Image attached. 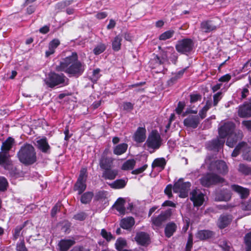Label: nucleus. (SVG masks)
<instances>
[{
  "instance_id": "1",
  "label": "nucleus",
  "mask_w": 251,
  "mask_h": 251,
  "mask_svg": "<svg viewBox=\"0 0 251 251\" xmlns=\"http://www.w3.org/2000/svg\"><path fill=\"white\" fill-rule=\"evenodd\" d=\"M57 72H64L69 76L78 77L81 76L85 70V64L78 59V54L74 51L59 62L55 67Z\"/></svg>"
},
{
  "instance_id": "2",
  "label": "nucleus",
  "mask_w": 251,
  "mask_h": 251,
  "mask_svg": "<svg viewBox=\"0 0 251 251\" xmlns=\"http://www.w3.org/2000/svg\"><path fill=\"white\" fill-rule=\"evenodd\" d=\"M19 161L25 166L33 165L37 162V157L34 147L30 144L25 143L17 153Z\"/></svg>"
},
{
  "instance_id": "3",
  "label": "nucleus",
  "mask_w": 251,
  "mask_h": 251,
  "mask_svg": "<svg viewBox=\"0 0 251 251\" xmlns=\"http://www.w3.org/2000/svg\"><path fill=\"white\" fill-rule=\"evenodd\" d=\"M69 79L63 73L50 72L45 79L46 85L53 89L56 86H65L68 85Z\"/></svg>"
},
{
  "instance_id": "4",
  "label": "nucleus",
  "mask_w": 251,
  "mask_h": 251,
  "mask_svg": "<svg viewBox=\"0 0 251 251\" xmlns=\"http://www.w3.org/2000/svg\"><path fill=\"white\" fill-rule=\"evenodd\" d=\"M199 180L202 186L209 188L212 185L223 183L225 181V179L217 174L207 173L203 175Z\"/></svg>"
},
{
  "instance_id": "5",
  "label": "nucleus",
  "mask_w": 251,
  "mask_h": 251,
  "mask_svg": "<svg viewBox=\"0 0 251 251\" xmlns=\"http://www.w3.org/2000/svg\"><path fill=\"white\" fill-rule=\"evenodd\" d=\"M175 48L178 52L188 56L193 51L194 42L190 38H184L177 42Z\"/></svg>"
},
{
  "instance_id": "6",
  "label": "nucleus",
  "mask_w": 251,
  "mask_h": 251,
  "mask_svg": "<svg viewBox=\"0 0 251 251\" xmlns=\"http://www.w3.org/2000/svg\"><path fill=\"white\" fill-rule=\"evenodd\" d=\"M191 183L190 182H184L183 178H179L175 182L173 185V191L175 193H179V197L181 198H185L188 196L189 191L190 190Z\"/></svg>"
},
{
  "instance_id": "7",
  "label": "nucleus",
  "mask_w": 251,
  "mask_h": 251,
  "mask_svg": "<svg viewBox=\"0 0 251 251\" xmlns=\"http://www.w3.org/2000/svg\"><path fill=\"white\" fill-rule=\"evenodd\" d=\"M87 178V170L86 168L80 170L79 176L74 186V191H77V194L80 195L86 189V180Z\"/></svg>"
},
{
  "instance_id": "8",
  "label": "nucleus",
  "mask_w": 251,
  "mask_h": 251,
  "mask_svg": "<svg viewBox=\"0 0 251 251\" xmlns=\"http://www.w3.org/2000/svg\"><path fill=\"white\" fill-rule=\"evenodd\" d=\"M221 25V20L218 17L214 18L210 20H204L200 24V28L201 31L204 33H209L215 31L219 28Z\"/></svg>"
},
{
  "instance_id": "9",
  "label": "nucleus",
  "mask_w": 251,
  "mask_h": 251,
  "mask_svg": "<svg viewBox=\"0 0 251 251\" xmlns=\"http://www.w3.org/2000/svg\"><path fill=\"white\" fill-rule=\"evenodd\" d=\"M162 139L157 130H152L146 141L148 148L154 150L158 149L161 145Z\"/></svg>"
},
{
  "instance_id": "10",
  "label": "nucleus",
  "mask_w": 251,
  "mask_h": 251,
  "mask_svg": "<svg viewBox=\"0 0 251 251\" xmlns=\"http://www.w3.org/2000/svg\"><path fill=\"white\" fill-rule=\"evenodd\" d=\"M172 209L169 208L165 211H161L159 215L153 216L151 218V224L156 227H161L172 215Z\"/></svg>"
},
{
  "instance_id": "11",
  "label": "nucleus",
  "mask_w": 251,
  "mask_h": 251,
  "mask_svg": "<svg viewBox=\"0 0 251 251\" xmlns=\"http://www.w3.org/2000/svg\"><path fill=\"white\" fill-rule=\"evenodd\" d=\"M235 124L231 122H227L219 128L218 133L221 139H224L228 137L235 130Z\"/></svg>"
},
{
  "instance_id": "12",
  "label": "nucleus",
  "mask_w": 251,
  "mask_h": 251,
  "mask_svg": "<svg viewBox=\"0 0 251 251\" xmlns=\"http://www.w3.org/2000/svg\"><path fill=\"white\" fill-rule=\"evenodd\" d=\"M209 168L210 170L216 171L222 175H225L228 172V167L226 162L223 160H217L211 162Z\"/></svg>"
},
{
  "instance_id": "13",
  "label": "nucleus",
  "mask_w": 251,
  "mask_h": 251,
  "mask_svg": "<svg viewBox=\"0 0 251 251\" xmlns=\"http://www.w3.org/2000/svg\"><path fill=\"white\" fill-rule=\"evenodd\" d=\"M200 122L199 115H189L184 119L183 125L187 128L195 129L198 127Z\"/></svg>"
},
{
  "instance_id": "14",
  "label": "nucleus",
  "mask_w": 251,
  "mask_h": 251,
  "mask_svg": "<svg viewBox=\"0 0 251 251\" xmlns=\"http://www.w3.org/2000/svg\"><path fill=\"white\" fill-rule=\"evenodd\" d=\"M232 219L233 217L231 214H223L219 217L217 225L220 229H224L230 224Z\"/></svg>"
},
{
  "instance_id": "15",
  "label": "nucleus",
  "mask_w": 251,
  "mask_h": 251,
  "mask_svg": "<svg viewBox=\"0 0 251 251\" xmlns=\"http://www.w3.org/2000/svg\"><path fill=\"white\" fill-rule=\"evenodd\" d=\"M231 198V193L227 189H222L215 193V201H228Z\"/></svg>"
},
{
  "instance_id": "16",
  "label": "nucleus",
  "mask_w": 251,
  "mask_h": 251,
  "mask_svg": "<svg viewBox=\"0 0 251 251\" xmlns=\"http://www.w3.org/2000/svg\"><path fill=\"white\" fill-rule=\"evenodd\" d=\"M190 200L193 202L194 206L200 207L202 205L204 201V194L202 193L197 194V190L194 189L191 192Z\"/></svg>"
},
{
  "instance_id": "17",
  "label": "nucleus",
  "mask_w": 251,
  "mask_h": 251,
  "mask_svg": "<svg viewBox=\"0 0 251 251\" xmlns=\"http://www.w3.org/2000/svg\"><path fill=\"white\" fill-rule=\"evenodd\" d=\"M243 136V135L242 131L238 130L236 131L235 130L231 135L227 137L226 145L230 148H233L238 141L242 138Z\"/></svg>"
},
{
  "instance_id": "18",
  "label": "nucleus",
  "mask_w": 251,
  "mask_h": 251,
  "mask_svg": "<svg viewBox=\"0 0 251 251\" xmlns=\"http://www.w3.org/2000/svg\"><path fill=\"white\" fill-rule=\"evenodd\" d=\"M215 235V232L208 229L199 230L196 233L197 239L200 241H205L212 238Z\"/></svg>"
},
{
  "instance_id": "19",
  "label": "nucleus",
  "mask_w": 251,
  "mask_h": 251,
  "mask_svg": "<svg viewBox=\"0 0 251 251\" xmlns=\"http://www.w3.org/2000/svg\"><path fill=\"white\" fill-rule=\"evenodd\" d=\"M238 115L240 118L251 117V102H245L239 107Z\"/></svg>"
},
{
  "instance_id": "20",
  "label": "nucleus",
  "mask_w": 251,
  "mask_h": 251,
  "mask_svg": "<svg viewBox=\"0 0 251 251\" xmlns=\"http://www.w3.org/2000/svg\"><path fill=\"white\" fill-rule=\"evenodd\" d=\"M12 161L10 158L8 153L0 152V166L5 170H10Z\"/></svg>"
},
{
  "instance_id": "21",
  "label": "nucleus",
  "mask_w": 251,
  "mask_h": 251,
  "mask_svg": "<svg viewBox=\"0 0 251 251\" xmlns=\"http://www.w3.org/2000/svg\"><path fill=\"white\" fill-rule=\"evenodd\" d=\"M133 138L134 141L141 143L146 139V129L145 127H138L134 133Z\"/></svg>"
},
{
  "instance_id": "22",
  "label": "nucleus",
  "mask_w": 251,
  "mask_h": 251,
  "mask_svg": "<svg viewBox=\"0 0 251 251\" xmlns=\"http://www.w3.org/2000/svg\"><path fill=\"white\" fill-rule=\"evenodd\" d=\"M113 159L103 153L99 161V165L102 170L111 168L113 164Z\"/></svg>"
},
{
  "instance_id": "23",
  "label": "nucleus",
  "mask_w": 251,
  "mask_h": 251,
  "mask_svg": "<svg viewBox=\"0 0 251 251\" xmlns=\"http://www.w3.org/2000/svg\"><path fill=\"white\" fill-rule=\"evenodd\" d=\"M231 189L238 193L242 199H245L248 197L250 195V190L249 189L244 188L237 184H232L231 185Z\"/></svg>"
},
{
  "instance_id": "24",
  "label": "nucleus",
  "mask_w": 251,
  "mask_h": 251,
  "mask_svg": "<svg viewBox=\"0 0 251 251\" xmlns=\"http://www.w3.org/2000/svg\"><path fill=\"white\" fill-rule=\"evenodd\" d=\"M37 147L43 153H48L50 152V147L48 143L47 138L45 137L37 141Z\"/></svg>"
},
{
  "instance_id": "25",
  "label": "nucleus",
  "mask_w": 251,
  "mask_h": 251,
  "mask_svg": "<svg viewBox=\"0 0 251 251\" xmlns=\"http://www.w3.org/2000/svg\"><path fill=\"white\" fill-rule=\"evenodd\" d=\"M177 225L174 222H170L166 225L164 228V234L167 238L171 237L177 230Z\"/></svg>"
},
{
  "instance_id": "26",
  "label": "nucleus",
  "mask_w": 251,
  "mask_h": 251,
  "mask_svg": "<svg viewBox=\"0 0 251 251\" xmlns=\"http://www.w3.org/2000/svg\"><path fill=\"white\" fill-rule=\"evenodd\" d=\"M135 240L138 245L145 246L150 240L149 234L145 232H140L136 234Z\"/></svg>"
},
{
  "instance_id": "27",
  "label": "nucleus",
  "mask_w": 251,
  "mask_h": 251,
  "mask_svg": "<svg viewBox=\"0 0 251 251\" xmlns=\"http://www.w3.org/2000/svg\"><path fill=\"white\" fill-rule=\"evenodd\" d=\"M75 242L73 239H61L58 243L59 251H68Z\"/></svg>"
},
{
  "instance_id": "28",
  "label": "nucleus",
  "mask_w": 251,
  "mask_h": 251,
  "mask_svg": "<svg viewBox=\"0 0 251 251\" xmlns=\"http://www.w3.org/2000/svg\"><path fill=\"white\" fill-rule=\"evenodd\" d=\"M60 42L59 39L55 38L50 42L49 44V50L45 52V56L49 57L50 55L54 53L55 49L59 46Z\"/></svg>"
},
{
  "instance_id": "29",
  "label": "nucleus",
  "mask_w": 251,
  "mask_h": 251,
  "mask_svg": "<svg viewBox=\"0 0 251 251\" xmlns=\"http://www.w3.org/2000/svg\"><path fill=\"white\" fill-rule=\"evenodd\" d=\"M135 224L134 219L132 217L122 219L120 223V227L124 229L130 230Z\"/></svg>"
},
{
  "instance_id": "30",
  "label": "nucleus",
  "mask_w": 251,
  "mask_h": 251,
  "mask_svg": "<svg viewBox=\"0 0 251 251\" xmlns=\"http://www.w3.org/2000/svg\"><path fill=\"white\" fill-rule=\"evenodd\" d=\"M224 140L215 139L208 143L207 148L209 150L219 151L221 147L224 146Z\"/></svg>"
},
{
  "instance_id": "31",
  "label": "nucleus",
  "mask_w": 251,
  "mask_h": 251,
  "mask_svg": "<svg viewBox=\"0 0 251 251\" xmlns=\"http://www.w3.org/2000/svg\"><path fill=\"white\" fill-rule=\"evenodd\" d=\"M118 175L117 169L108 168L104 170L102 174V177L105 180H114Z\"/></svg>"
},
{
  "instance_id": "32",
  "label": "nucleus",
  "mask_w": 251,
  "mask_h": 251,
  "mask_svg": "<svg viewBox=\"0 0 251 251\" xmlns=\"http://www.w3.org/2000/svg\"><path fill=\"white\" fill-rule=\"evenodd\" d=\"M14 139L11 137H8L4 141L1 146V151L8 153L9 151L12 149L13 145L14 143Z\"/></svg>"
},
{
  "instance_id": "33",
  "label": "nucleus",
  "mask_w": 251,
  "mask_h": 251,
  "mask_svg": "<svg viewBox=\"0 0 251 251\" xmlns=\"http://www.w3.org/2000/svg\"><path fill=\"white\" fill-rule=\"evenodd\" d=\"M126 203L125 200L123 198H119L116 202L114 206L115 209L118 211L121 215H125L126 213V208L125 207V204Z\"/></svg>"
},
{
  "instance_id": "34",
  "label": "nucleus",
  "mask_w": 251,
  "mask_h": 251,
  "mask_svg": "<svg viewBox=\"0 0 251 251\" xmlns=\"http://www.w3.org/2000/svg\"><path fill=\"white\" fill-rule=\"evenodd\" d=\"M74 1V0H63L60 1L55 4V9L58 12L64 11V10L71 5Z\"/></svg>"
},
{
  "instance_id": "35",
  "label": "nucleus",
  "mask_w": 251,
  "mask_h": 251,
  "mask_svg": "<svg viewBox=\"0 0 251 251\" xmlns=\"http://www.w3.org/2000/svg\"><path fill=\"white\" fill-rule=\"evenodd\" d=\"M187 68L188 67L183 68V69L176 73L174 76L172 77L170 79L168 80V85L169 86H172L176 83L178 79H180L182 77L184 73L186 71Z\"/></svg>"
},
{
  "instance_id": "36",
  "label": "nucleus",
  "mask_w": 251,
  "mask_h": 251,
  "mask_svg": "<svg viewBox=\"0 0 251 251\" xmlns=\"http://www.w3.org/2000/svg\"><path fill=\"white\" fill-rule=\"evenodd\" d=\"M126 184L127 181H126L124 179L121 178L116 179L112 183H109V185L113 189H120L125 188Z\"/></svg>"
},
{
  "instance_id": "37",
  "label": "nucleus",
  "mask_w": 251,
  "mask_h": 251,
  "mask_svg": "<svg viewBox=\"0 0 251 251\" xmlns=\"http://www.w3.org/2000/svg\"><path fill=\"white\" fill-rule=\"evenodd\" d=\"M94 197V193L93 192L87 191L83 192L81 194L80 201L81 203L86 204H89L92 201Z\"/></svg>"
},
{
  "instance_id": "38",
  "label": "nucleus",
  "mask_w": 251,
  "mask_h": 251,
  "mask_svg": "<svg viewBox=\"0 0 251 251\" xmlns=\"http://www.w3.org/2000/svg\"><path fill=\"white\" fill-rule=\"evenodd\" d=\"M128 145L126 143H122L116 146L113 149L114 154L120 155L125 153L127 149Z\"/></svg>"
},
{
  "instance_id": "39",
  "label": "nucleus",
  "mask_w": 251,
  "mask_h": 251,
  "mask_svg": "<svg viewBox=\"0 0 251 251\" xmlns=\"http://www.w3.org/2000/svg\"><path fill=\"white\" fill-rule=\"evenodd\" d=\"M166 163V161L164 158H157L152 162L151 167L152 168L159 167L161 168V170H163L165 169Z\"/></svg>"
},
{
  "instance_id": "40",
  "label": "nucleus",
  "mask_w": 251,
  "mask_h": 251,
  "mask_svg": "<svg viewBox=\"0 0 251 251\" xmlns=\"http://www.w3.org/2000/svg\"><path fill=\"white\" fill-rule=\"evenodd\" d=\"M154 57L149 62L150 67L151 69H155L158 66L163 65L165 63L159 57L157 54H153Z\"/></svg>"
},
{
  "instance_id": "41",
  "label": "nucleus",
  "mask_w": 251,
  "mask_h": 251,
  "mask_svg": "<svg viewBox=\"0 0 251 251\" xmlns=\"http://www.w3.org/2000/svg\"><path fill=\"white\" fill-rule=\"evenodd\" d=\"M122 38L120 35L116 36L112 42V48L114 51H118L121 50Z\"/></svg>"
},
{
  "instance_id": "42",
  "label": "nucleus",
  "mask_w": 251,
  "mask_h": 251,
  "mask_svg": "<svg viewBox=\"0 0 251 251\" xmlns=\"http://www.w3.org/2000/svg\"><path fill=\"white\" fill-rule=\"evenodd\" d=\"M108 192L104 190H100L94 195V201H103L107 199Z\"/></svg>"
},
{
  "instance_id": "43",
  "label": "nucleus",
  "mask_w": 251,
  "mask_h": 251,
  "mask_svg": "<svg viewBox=\"0 0 251 251\" xmlns=\"http://www.w3.org/2000/svg\"><path fill=\"white\" fill-rule=\"evenodd\" d=\"M115 245L117 251H123V249L127 246V242L125 239L119 237L117 239Z\"/></svg>"
},
{
  "instance_id": "44",
  "label": "nucleus",
  "mask_w": 251,
  "mask_h": 251,
  "mask_svg": "<svg viewBox=\"0 0 251 251\" xmlns=\"http://www.w3.org/2000/svg\"><path fill=\"white\" fill-rule=\"evenodd\" d=\"M27 221L25 222L23 224L17 226L14 229L13 240H16L21 234V232L25 226Z\"/></svg>"
},
{
  "instance_id": "45",
  "label": "nucleus",
  "mask_w": 251,
  "mask_h": 251,
  "mask_svg": "<svg viewBox=\"0 0 251 251\" xmlns=\"http://www.w3.org/2000/svg\"><path fill=\"white\" fill-rule=\"evenodd\" d=\"M136 164V161L134 159H130L126 160L122 165V170L127 171L129 170H133Z\"/></svg>"
},
{
  "instance_id": "46",
  "label": "nucleus",
  "mask_w": 251,
  "mask_h": 251,
  "mask_svg": "<svg viewBox=\"0 0 251 251\" xmlns=\"http://www.w3.org/2000/svg\"><path fill=\"white\" fill-rule=\"evenodd\" d=\"M174 34L175 31L174 30H167L161 34L159 35L158 39L159 40L165 41L171 38L174 36Z\"/></svg>"
},
{
  "instance_id": "47",
  "label": "nucleus",
  "mask_w": 251,
  "mask_h": 251,
  "mask_svg": "<svg viewBox=\"0 0 251 251\" xmlns=\"http://www.w3.org/2000/svg\"><path fill=\"white\" fill-rule=\"evenodd\" d=\"M246 251H251V232L246 233L244 237Z\"/></svg>"
},
{
  "instance_id": "48",
  "label": "nucleus",
  "mask_w": 251,
  "mask_h": 251,
  "mask_svg": "<svg viewBox=\"0 0 251 251\" xmlns=\"http://www.w3.org/2000/svg\"><path fill=\"white\" fill-rule=\"evenodd\" d=\"M106 49V46L102 43L98 44L93 49V52L96 55H99L104 52Z\"/></svg>"
},
{
  "instance_id": "49",
  "label": "nucleus",
  "mask_w": 251,
  "mask_h": 251,
  "mask_svg": "<svg viewBox=\"0 0 251 251\" xmlns=\"http://www.w3.org/2000/svg\"><path fill=\"white\" fill-rule=\"evenodd\" d=\"M239 171L246 176L251 175V167L244 164H240L239 165Z\"/></svg>"
},
{
  "instance_id": "50",
  "label": "nucleus",
  "mask_w": 251,
  "mask_h": 251,
  "mask_svg": "<svg viewBox=\"0 0 251 251\" xmlns=\"http://www.w3.org/2000/svg\"><path fill=\"white\" fill-rule=\"evenodd\" d=\"M100 70L99 68L94 70L92 75L89 76V79L93 83L97 82L101 75L100 74Z\"/></svg>"
},
{
  "instance_id": "51",
  "label": "nucleus",
  "mask_w": 251,
  "mask_h": 251,
  "mask_svg": "<svg viewBox=\"0 0 251 251\" xmlns=\"http://www.w3.org/2000/svg\"><path fill=\"white\" fill-rule=\"evenodd\" d=\"M100 234L107 242H110L111 240H114L115 238L110 232H107L106 230L104 228L101 230Z\"/></svg>"
},
{
  "instance_id": "52",
  "label": "nucleus",
  "mask_w": 251,
  "mask_h": 251,
  "mask_svg": "<svg viewBox=\"0 0 251 251\" xmlns=\"http://www.w3.org/2000/svg\"><path fill=\"white\" fill-rule=\"evenodd\" d=\"M246 143L244 142H242L239 143L235 148L233 151L232 152L231 156L232 157H235L237 156L240 152L242 148H243L245 145Z\"/></svg>"
},
{
  "instance_id": "53",
  "label": "nucleus",
  "mask_w": 251,
  "mask_h": 251,
  "mask_svg": "<svg viewBox=\"0 0 251 251\" xmlns=\"http://www.w3.org/2000/svg\"><path fill=\"white\" fill-rule=\"evenodd\" d=\"M8 182L4 176H0V191L4 192L7 190Z\"/></svg>"
},
{
  "instance_id": "54",
  "label": "nucleus",
  "mask_w": 251,
  "mask_h": 251,
  "mask_svg": "<svg viewBox=\"0 0 251 251\" xmlns=\"http://www.w3.org/2000/svg\"><path fill=\"white\" fill-rule=\"evenodd\" d=\"M61 206V203L58 201L54 206H53L50 212V215L51 217H54L56 214L60 211Z\"/></svg>"
},
{
  "instance_id": "55",
  "label": "nucleus",
  "mask_w": 251,
  "mask_h": 251,
  "mask_svg": "<svg viewBox=\"0 0 251 251\" xmlns=\"http://www.w3.org/2000/svg\"><path fill=\"white\" fill-rule=\"evenodd\" d=\"M193 235L192 232L188 234V240L185 247L186 251H191L193 247Z\"/></svg>"
},
{
  "instance_id": "56",
  "label": "nucleus",
  "mask_w": 251,
  "mask_h": 251,
  "mask_svg": "<svg viewBox=\"0 0 251 251\" xmlns=\"http://www.w3.org/2000/svg\"><path fill=\"white\" fill-rule=\"evenodd\" d=\"M190 97V102L191 103H194L198 101H201L202 99V96L201 94H191Z\"/></svg>"
},
{
  "instance_id": "57",
  "label": "nucleus",
  "mask_w": 251,
  "mask_h": 251,
  "mask_svg": "<svg viewBox=\"0 0 251 251\" xmlns=\"http://www.w3.org/2000/svg\"><path fill=\"white\" fill-rule=\"evenodd\" d=\"M87 216V214L84 211H80L73 216V219L77 220L82 221L86 219Z\"/></svg>"
},
{
  "instance_id": "58",
  "label": "nucleus",
  "mask_w": 251,
  "mask_h": 251,
  "mask_svg": "<svg viewBox=\"0 0 251 251\" xmlns=\"http://www.w3.org/2000/svg\"><path fill=\"white\" fill-rule=\"evenodd\" d=\"M186 106L184 101H179L177 103V107L175 109V111L177 115H180L183 113L182 111Z\"/></svg>"
},
{
  "instance_id": "59",
  "label": "nucleus",
  "mask_w": 251,
  "mask_h": 251,
  "mask_svg": "<svg viewBox=\"0 0 251 251\" xmlns=\"http://www.w3.org/2000/svg\"><path fill=\"white\" fill-rule=\"evenodd\" d=\"M172 189L173 190V186L171 184L167 185L164 189V194L167 196L168 199H171L173 197Z\"/></svg>"
},
{
  "instance_id": "60",
  "label": "nucleus",
  "mask_w": 251,
  "mask_h": 251,
  "mask_svg": "<svg viewBox=\"0 0 251 251\" xmlns=\"http://www.w3.org/2000/svg\"><path fill=\"white\" fill-rule=\"evenodd\" d=\"M16 250L17 251H28L24 239L21 240L20 243L17 244Z\"/></svg>"
},
{
  "instance_id": "61",
  "label": "nucleus",
  "mask_w": 251,
  "mask_h": 251,
  "mask_svg": "<svg viewBox=\"0 0 251 251\" xmlns=\"http://www.w3.org/2000/svg\"><path fill=\"white\" fill-rule=\"evenodd\" d=\"M222 98V92H218L213 95V105L216 106Z\"/></svg>"
},
{
  "instance_id": "62",
  "label": "nucleus",
  "mask_w": 251,
  "mask_h": 251,
  "mask_svg": "<svg viewBox=\"0 0 251 251\" xmlns=\"http://www.w3.org/2000/svg\"><path fill=\"white\" fill-rule=\"evenodd\" d=\"M230 244L226 240H223L220 242V246L224 251H229L230 249Z\"/></svg>"
},
{
  "instance_id": "63",
  "label": "nucleus",
  "mask_w": 251,
  "mask_h": 251,
  "mask_svg": "<svg viewBox=\"0 0 251 251\" xmlns=\"http://www.w3.org/2000/svg\"><path fill=\"white\" fill-rule=\"evenodd\" d=\"M243 158L244 160L251 161V147L246 149L243 154Z\"/></svg>"
},
{
  "instance_id": "64",
  "label": "nucleus",
  "mask_w": 251,
  "mask_h": 251,
  "mask_svg": "<svg viewBox=\"0 0 251 251\" xmlns=\"http://www.w3.org/2000/svg\"><path fill=\"white\" fill-rule=\"evenodd\" d=\"M241 206L242 209L245 211L251 210V199L247 201L241 203Z\"/></svg>"
}]
</instances>
